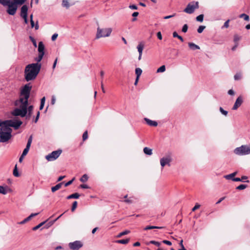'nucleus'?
I'll use <instances>...</instances> for the list:
<instances>
[{
    "label": "nucleus",
    "instance_id": "obj_1",
    "mask_svg": "<svg viewBox=\"0 0 250 250\" xmlns=\"http://www.w3.org/2000/svg\"><path fill=\"white\" fill-rule=\"evenodd\" d=\"M31 88L32 86L28 83L21 89L19 99L15 102V105L17 107L11 112L12 115L21 117L26 116V119L31 117L34 107L32 105L28 106V104Z\"/></svg>",
    "mask_w": 250,
    "mask_h": 250
},
{
    "label": "nucleus",
    "instance_id": "obj_2",
    "mask_svg": "<svg viewBox=\"0 0 250 250\" xmlns=\"http://www.w3.org/2000/svg\"><path fill=\"white\" fill-rule=\"evenodd\" d=\"M41 68V64L33 63L28 64L25 69V79L28 82L34 80L39 73Z\"/></svg>",
    "mask_w": 250,
    "mask_h": 250
},
{
    "label": "nucleus",
    "instance_id": "obj_3",
    "mask_svg": "<svg viewBox=\"0 0 250 250\" xmlns=\"http://www.w3.org/2000/svg\"><path fill=\"white\" fill-rule=\"evenodd\" d=\"M0 3L4 6L8 7L6 12L9 15L13 16L16 14L18 6L12 0H0Z\"/></svg>",
    "mask_w": 250,
    "mask_h": 250
},
{
    "label": "nucleus",
    "instance_id": "obj_4",
    "mask_svg": "<svg viewBox=\"0 0 250 250\" xmlns=\"http://www.w3.org/2000/svg\"><path fill=\"white\" fill-rule=\"evenodd\" d=\"M0 124L7 128H11L10 127H13L15 129H18L22 125V122L17 119H14L0 121Z\"/></svg>",
    "mask_w": 250,
    "mask_h": 250
},
{
    "label": "nucleus",
    "instance_id": "obj_5",
    "mask_svg": "<svg viewBox=\"0 0 250 250\" xmlns=\"http://www.w3.org/2000/svg\"><path fill=\"white\" fill-rule=\"evenodd\" d=\"M112 31V29L111 28H101L100 27H98L96 38L98 39L101 38L109 37L110 36Z\"/></svg>",
    "mask_w": 250,
    "mask_h": 250
},
{
    "label": "nucleus",
    "instance_id": "obj_6",
    "mask_svg": "<svg viewBox=\"0 0 250 250\" xmlns=\"http://www.w3.org/2000/svg\"><path fill=\"white\" fill-rule=\"evenodd\" d=\"M234 153L240 156L246 155L250 154V146L242 145L240 147H236L234 150Z\"/></svg>",
    "mask_w": 250,
    "mask_h": 250
},
{
    "label": "nucleus",
    "instance_id": "obj_7",
    "mask_svg": "<svg viewBox=\"0 0 250 250\" xmlns=\"http://www.w3.org/2000/svg\"><path fill=\"white\" fill-rule=\"evenodd\" d=\"M199 8V2L198 1H192L189 3L186 8L184 10V12L188 14H192L195 9Z\"/></svg>",
    "mask_w": 250,
    "mask_h": 250
},
{
    "label": "nucleus",
    "instance_id": "obj_8",
    "mask_svg": "<svg viewBox=\"0 0 250 250\" xmlns=\"http://www.w3.org/2000/svg\"><path fill=\"white\" fill-rule=\"evenodd\" d=\"M62 151V150H57L52 152L51 153L45 156L46 159L48 161H52L57 159L61 155Z\"/></svg>",
    "mask_w": 250,
    "mask_h": 250
},
{
    "label": "nucleus",
    "instance_id": "obj_9",
    "mask_svg": "<svg viewBox=\"0 0 250 250\" xmlns=\"http://www.w3.org/2000/svg\"><path fill=\"white\" fill-rule=\"evenodd\" d=\"M172 159L170 156H167L166 157H163L160 160V164L162 167H165L166 165L170 166V163L171 162Z\"/></svg>",
    "mask_w": 250,
    "mask_h": 250
},
{
    "label": "nucleus",
    "instance_id": "obj_10",
    "mask_svg": "<svg viewBox=\"0 0 250 250\" xmlns=\"http://www.w3.org/2000/svg\"><path fill=\"white\" fill-rule=\"evenodd\" d=\"M69 246L70 249L76 250L81 248L83 246V245L80 241H76L74 242L70 243Z\"/></svg>",
    "mask_w": 250,
    "mask_h": 250
},
{
    "label": "nucleus",
    "instance_id": "obj_11",
    "mask_svg": "<svg viewBox=\"0 0 250 250\" xmlns=\"http://www.w3.org/2000/svg\"><path fill=\"white\" fill-rule=\"evenodd\" d=\"M243 103V98L241 96H239L238 97L235 103H234V104L232 107V109L233 110H236L239 106H241V105Z\"/></svg>",
    "mask_w": 250,
    "mask_h": 250
},
{
    "label": "nucleus",
    "instance_id": "obj_12",
    "mask_svg": "<svg viewBox=\"0 0 250 250\" xmlns=\"http://www.w3.org/2000/svg\"><path fill=\"white\" fill-rule=\"evenodd\" d=\"M28 6L26 5H23L21 9L20 16L21 18L27 17Z\"/></svg>",
    "mask_w": 250,
    "mask_h": 250
},
{
    "label": "nucleus",
    "instance_id": "obj_13",
    "mask_svg": "<svg viewBox=\"0 0 250 250\" xmlns=\"http://www.w3.org/2000/svg\"><path fill=\"white\" fill-rule=\"evenodd\" d=\"M44 48H45V47L43 44V43L42 42H39L38 49L39 54H42L44 55Z\"/></svg>",
    "mask_w": 250,
    "mask_h": 250
},
{
    "label": "nucleus",
    "instance_id": "obj_14",
    "mask_svg": "<svg viewBox=\"0 0 250 250\" xmlns=\"http://www.w3.org/2000/svg\"><path fill=\"white\" fill-rule=\"evenodd\" d=\"M145 120L147 124L150 126H156L158 125V123L156 121H152L146 118H145Z\"/></svg>",
    "mask_w": 250,
    "mask_h": 250
},
{
    "label": "nucleus",
    "instance_id": "obj_15",
    "mask_svg": "<svg viewBox=\"0 0 250 250\" xmlns=\"http://www.w3.org/2000/svg\"><path fill=\"white\" fill-rule=\"evenodd\" d=\"M63 183H64V182H62L58 184L55 186L52 187L51 188V191L53 192H54L56 191H57V190L61 188L62 184H63Z\"/></svg>",
    "mask_w": 250,
    "mask_h": 250
},
{
    "label": "nucleus",
    "instance_id": "obj_16",
    "mask_svg": "<svg viewBox=\"0 0 250 250\" xmlns=\"http://www.w3.org/2000/svg\"><path fill=\"white\" fill-rule=\"evenodd\" d=\"M188 45L189 47L193 50L200 49V47L193 42H189Z\"/></svg>",
    "mask_w": 250,
    "mask_h": 250
},
{
    "label": "nucleus",
    "instance_id": "obj_17",
    "mask_svg": "<svg viewBox=\"0 0 250 250\" xmlns=\"http://www.w3.org/2000/svg\"><path fill=\"white\" fill-rule=\"evenodd\" d=\"M144 48V45L143 43L141 42L138 45L137 48L138 49V51L139 54L141 55V54H143V51Z\"/></svg>",
    "mask_w": 250,
    "mask_h": 250
},
{
    "label": "nucleus",
    "instance_id": "obj_18",
    "mask_svg": "<svg viewBox=\"0 0 250 250\" xmlns=\"http://www.w3.org/2000/svg\"><path fill=\"white\" fill-rule=\"evenodd\" d=\"M237 173V171L234 172L231 174L226 175L224 176V178L227 180H229L231 179H233L232 178L234 177Z\"/></svg>",
    "mask_w": 250,
    "mask_h": 250
},
{
    "label": "nucleus",
    "instance_id": "obj_19",
    "mask_svg": "<svg viewBox=\"0 0 250 250\" xmlns=\"http://www.w3.org/2000/svg\"><path fill=\"white\" fill-rule=\"evenodd\" d=\"M144 152L148 155H151L152 154V150L147 147H145L143 149Z\"/></svg>",
    "mask_w": 250,
    "mask_h": 250
},
{
    "label": "nucleus",
    "instance_id": "obj_20",
    "mask_svg": "<svg viewBox=\"0 0 250 250\" xmlns=\"http://www.w3.org/2000/svg\"><path fill=\"white\" fill-rule=\"evenodd\" d=\"M30 23H31V28L35 27V30H38L39 29V23H38V21L36 22L35 24L34 21H31Z\"/></svg>",
    "mask_w": 250,
    "mask_h": 250
},
{
    "label": "nucleus",
    "instance_id": "obj_21",
    "mask_svg": "<svg viewBox=\"0 0 250 250\" xmlns=\"http://www.w3.org/2000/svg\"><path fill=\"white\" fill-rule=\"evenodd\" d=\"M80 197V194L78 193H75L72 194H71L67 197V199H70L72 198L77 199Z\"/></svg>",
    "mask_w": 250,
    "mask_h": 250
},
{
    "label": "nucleus",
    "instance_id": "obj_22",
    "mask_svg": "<svg viewBox=\"0 0 250 250\" xmlns=\"http://www.w3.org/2000/svg\"><path fill=\"white\" fill-rule=\"evenodd\" d=\"M129 241V239L119 240L115 241L116 243L122 244H126Z\"/></svg>",
    "mask_w": 250,
    "mask_h": 250
},
{
    "label": "nucleus",
    "instance_id": "obj_23",
    "mask_svg": "<svg viewBox=\"0 0 250 250\" xmlns=\"http://www.w3.org/2000/svg\"><path fill=\"white\" fill-rule=\"evenodd\" d=\"M12 1L15 4L18 6V5H22L23 4L26 0H12Z\"/></svg>",
    "mask_w": 250,
    "mask_h": 250
},
{
    "label": "nucleus",
    "instance_id": "obj_24",
    "mask_svg": "<svg viewBox=\"0 0 250 250\" xmlns=\"http://www.w3.org/2000/svg\"><path fill=\"white\" fill-rule=\"evenodd\" d=\"M163 228L164 227H163L148 226H146V228H145L144 229L148 230V229H163Z\"/></svg>",
    "mask_w": 250,
    "mask_h": 250
},
{
    "label": "nucleus",
    "instance_id": "obj_25",
    "mask_svg": "<svg viewBox=\"0 0 250 250\" xmlns=\"http://www.w3.org/2000/svg\"><path fill=\"white\" fill-rule=\"evenodd\" d=\"M142 73V70L140 68H137L135 69V74L136 75V77L137 78H139L140 76L141 75Z\"/></svg>",
    "mask_w": 250,
    "mask_h": 250
},
{
    "label": "nucleus",
    "instance_id": "obj_26",
    "mask_svg": "<svg viewBox=\"0 0 250 250\" xmlns=\"http://www.w3.org/2000/svg\"><path fill=\"white\" fill-rule=\"evenodd\" d=\"M241 39V36H239L237 34L234 35L233 41L235 43H238V42Z\"/></svg>",
    "mask_w": 250,
    "mask_h": 250
},
{
    "label": "nucleus",
    "instance_id": "obj_27",
    "mask_svg": "<svg viewBox=\"0 0 250 250\" xmlns=\"http://www.w3.org/2000/svg\"><path fill=\"white\" fill-rule=\"evenodd\" d=\"M46 221H44V222H42L41 223H40L39 225H38L37 226L33 227L32 228V230H37L38 229H39L40 228H41L42 226H43L45 223H46Z\"/></svg>",
    "mask_w": 250,
    "mask_h": 250
},
{
    "label": "nucleus",
    "instance_id": "obj_28",
    "mask_svg": "<svg viewBox=\"0 0 250 250\" xmlns=\"http://www.w3.org/2000/svg\"><path fill=\"white\" fill-rule=\"evenodd\" d=\"M130 233V231H129V230H125V231H123V232H120V233L117 235V237L118 238H119V237H122V236H123V235H126V234H128V233Z\"/></svg>",
    "mask_w": 250,
    "mask_h": 250
},
{
    "label": "nucleus",
    "instance_id": "obj_29",
    "mask_svg": "<svg viewBox=\"0 0 250 250\" xmlns=\"http://www.w3.org/2000/svg\"><path fill=\"white\" fill-rule=\"evenodd\" d=\"M43 56L44 55L42 54H39L38 57L35 59V60L37 62V63H39L42 61Z\"/></svg>",
    "mask_w": 250,
    "mask_h": 250
},
{
    "label": "nucleus",
    "instance_id": "obj_30",
    "mask_svg": "<svg viewBox=\"0 0 250 250\" xmlns=\"http://www.w3.org/2000/svg\"><path fill=\"white\" fill-rule=\"evenodd\" d=\"M239 17L240 18H244L245 21H249L250 20L249 16L246 14H242L240 15Z\"/></svg>",
    "mask_w": 250,
    "mask_h": 250
},
{
    "label": "nucleus",
    "instance_id": "obj_31",
    "mask_svg": "<svg viewBox=\"0 0 250 250\" xmlns=\"http://www.w3.org/2000/svg\"><path fill=\"white\" fill-rule=\"evenodd\" d=\"M13 175H14V176H15V177H18L20 176V174L18 172L17 165H16V166H15V167H14V169L13 170Z\"/></svg>",
    "mask_w": 250,
    "mask_h": 250
},
{
    "label": "nucleus",
    "instance_id": "obj_32",
    "mask_svg": "<svg viewBox=\"0 0 250 250\" xmlns=\"http://www.w3.org/2000/svg\"><path fill=\"white\" fill-rule=\"evenodd\" d=\"M166 70V66L165 65H162L161 67H160L157 70V73H161L164 72Z\"/></svg>",
    "mask_w": 250,
    "mask_h": 250
},
{
    "label": "nucleus",
    "instance_id": "obj_33",
    "mask_svg": "<svg viewBox=\"0 0 250 250\" xmlns=\"http://www.w3.org/2000/svg\"><path fill=\"white\" fill-rule=\"evenodd\" d=\"M241 78L242 74L241 73H237L234 76V79L235 81L239 80L241 79Z\"/></svg>",
    "mask_w": 250,
    "mask_h": 250
},
{
    "label": "nucleus",
    "instance_id": "obj_34",
    "mask_svg": "<svg viewBox=\"0 0 250 250\" xmlns=\"http://www.w3.org/2000/svg\"><path fill=\"white\" fill-rule=\"evenodd\" d=\"M62 5L63 7L68 8L69 7V4L68 0H62Z\"/></svg>",
    "mask_w": 250,
    "mask_h": 250
},
{
    "label": "nucleus",
    "instance_id": "obj_35",
    "mask_svg": "<svg viewBox=\"0 0 250 250\" xmlns=\"http://www.w3.org/2000/svg\"><path fill=\"white\" fill-rule=\"evenodd\" d=\"M88 176L86 174H84L82 176V177L80 179V181L82 182H85L88 180Z\"/></svg>",
    "mask_w": 250,
    "mask_h": 250
},
{
    "label": "nucleus",
    "instance_id": "obj_36",
    "mask_svg": "<svg viewBox=\"0 0 250 250\" xmlns=\"http://www.w3.org/2000/svg\"><path fill=\"white\" fill-rule=\"evenodd\" d=\"M196 19L198 21L202 22L204 20V15L203 14L199 15V16H198L196 17Z\"/></svg>",
    "mask_w": 250,
    "mask_h": 250
},
{
    "label": "nucleus",
    "instance_id": "obj_37",
    "mask_svg": "<svg viewBox=\"0 0 250 250\" xmlns=\"http://www.w3.org/2000/svg\"><path fill=\"white\" fill-rule=\"evenodd\" d=\"M247 187V185L241 184L236 187V189L238 190H243Z\"/></svg>",
    "mask_w": 250,
    "mask_h": 250
},
{
    "label": "nucleus",
    "instance_id": "obj_38",
    "mask_svg": "<svg viewBox=\"0 0 250 250\" xmlns=\"http://www.w3.org/2000/svg\"><path fill=\"white\" fill-rule=\"evenodd\" d=\"M7 192L5 190V188L2 186H0V193L5 195L7 194Z\"/></svg>",
    "mask_w": 250,
    "mask_h": 250
},
{
    "label": "nucleus",
    "instance_id": "obj_39",
    "mask_svg": "<svg viewBox=\"0 0 250 250\" xmlns=\"http://www.w3.org/2000/svg\"><path fill=\"white\" fill-rule=\"evenodd\" d=\"M29 39L31 40V41L33 43V45L35 47H37V42H36L35 39L32 36H29Z\"/></svg>",
    "mask_w": 250,
    "mask_h": 250
},
{
    "label": "nucleus",
    "instance_id": "obj_40",
    "mask_svg": "<svg viewBox=\"0 0 250 250\" xmlns=\"http://www.w3.org/2000/svg\"><path fill=\"white\" fill-rule=\"evenodd\" d=\"M206 28V26H204V25H200L198 29H197V32L199 33H201Z\"/></svg>",
    "mask_w": 250,
    "mask_h": 250
},
{
    "label": "nucleus",
    "instance_id": "obj_41",
    "mask_svg": "<svg viewBox=\"0 0 250 250\" xmlns=\"http://www.w3.org/2000/svg\"><path fill=\"white\" fill-rule=\"evenodd\" d=\"M219 110H220V112H221L223 115H225V116H227L228 113V111H226V110H224V109L222 107H220L219 108Z\"/></svg>",
    "mask_w": 250,
    "mask_h": 250
},
{
    "label": "nucleus",
    "instance_id": "obj_42",
    "mask_svg": "<svg viewBox=\"0 0 250 250\" xmlns=\"http://www.w3.org/2000/svg\"><path fill=\"white\" fill-rule=\"evenodd\" d=\"M230 21V20H227L224 24V25L222 27V29L224 28H227L229 27V22Z\"/></svg>",
    "mask_w": 250,
    "mask_h": 250
},
{
    "label": "nucleus",
    "instance_id": "obj_43",
    "mask_svg": "<svg viewBox=\"0 0 250 250\" xmlns=\"http://www.w3.org/2000/svg\"><path fill=\"white\" fill-rule=\"evenodd\" d=\"M188 29V26L187 24H185L183 25L182 27V31L184 33H186L187 32Z\"/></svg>",
    "mask_w": 250,
    "mask_h": 250
},
{
    "label": "nucleus",
    "instance_id": "obj_44",
    "mask_svg": "<svg viewBox=\"0 0 250 250\" xmlns=\"http://www.w3.org/2000/svg\"><path fill=\"white\" fill-rule=\"evenodd\" d=\"M88 138V133H87V131H85L83 135V141H85Z\"/></svg>",
    "mask_w": 250,
    "mask_h": 250
},
{
    "label": "nucleus",
    "instance_id": "obj_45",
    "mask_svg": "<svg viewBox=\"0 0 250 250\" xmlns=\"http://www.w3.org/2000/svg\"><path fill=\"white\" fill-rule=\"evenodd\" d=\"M77 206V202L74 201L72 204L71 210L72 211H74Z\"/></svg>",
    "mask_w": 250,
    "mask_h": 250
},
{
    "label": "nucleus",
    "instance_id": "obj_46",
    "mask_svg": "<svg viewBox=\"0 0 250 250\" xmlns=\"http://www.w3.org/2000/svg\"><path fill=\"white\" fill-rule=\"evenodd\" d=\"M57 221V219H55L53 221H51L50 222H49L47 224H46V228H48L49 227H50V226H51L56 221Z\"/></svg>",
    "mask_w": 250,
    "mask_h": 250
},
{
    "label": "nucleus",
    "instance_id": "obj_47",
    "mask_svg": "<svg viewBox=\"0 0 250 250\" xmlns=\"http://www.w3.org/2000/svg\"><path fill=\"white\" fill-rule=\"evenodd\" d=\"M200 207V205L198 204V203H196L195 205V206L192 208V211H194L196 209H198Z\"/></svg>",
    "mask_w": 250,
    "mask_h": 250
},
{
    "label": "nucleus",
    "instance_id": "obj_48",
    "mask_svg": "<svg viewBox=\"0 0 250 250\" xmlns=\"http://www.w3.org/2000/svg\"><path fill=\"white\" fill-rule=\"evenodd\" d=\"M29 148L25 147L22 152V155H23V156L26 155V154L28 153V152L29 151Z\"/></svg>",
    "mask_w": 250,
    "mask_h": 250
},
{
    "label": "nucleus",
    "instance_id": "obj_49",
    "mask_svg": "<svg viewBox=\"0 0 250 250\" xmlns=\"http://www.w3.org/2000/svg\"><path fill=\"white\" fill-rule=\"evenodd\" d=\"M75 180V178H73L71 180L68 181V182L64 184V186L65 187H67L69 185H70L72 182H73V181Z\"/></svg>",
    "mask_w": 250,
    "mask_h": 250
},
{
    "label": "nucleus",
    "instance_id": "obj_50",
    "mask_svg": "<svg viewBox=\"0 0 250 250\" xmlns=\"http://www.w3.org/2000/svg\"><path fill=\"white\" fill-rule=\"evenodd\" d=\"M241 179V182H245V180H247L248 179V177L246 176H243L241 177V178H240ZM246 182H249V181L248 180L247 181H246Z\"/></svg>",
    "mask_w": 250,
    "mask_h": 250
},
{
    "label": "nucleus",
    "instance_id": "obj_51",
    "mask_svg": "<svg viewBox=\"0 0 250 250\" xmlns=\"http://www.w3.org/2000/svg\"><path fill=\"white\" fill-rule=\"evenodd\" d=\"M163 243L169 246H171L172 245L171 242L168 240H163Z\"/></svg>",
    "mask_w": 250,
    "mask_h": 250
},
{
    "label": "nucleus",
    "instance_id": "obj_52",
    "mask_svg": "<svg viewBox=\"0 0 250 250\" xmlns=\"http://www.w3.org/2000/svg\"><path fill=\"white\" fill-rule=\"evenodd\" d=\"M150 243L154 244L157 246H159L160 245V243L159 242L155 241H151L150 242Z\"/></svg>",
    "mask_w": 250,
    "mask_h": 250
},
{
    "label": "nucleus",
    "instance_id": "obj_53",
    "mask_svg": "<svg viewBox=\"0 0 250 250\" xmlns=\"http://www.w3.org/2000/svg\"><path fill=\"white\" fill-rule=\"evenodd\" d=\"M129 8L131 9H135L136 10L138 8V7L136 5H130L129 6Z\"/></svg>",
    "mask_w": 250,
    "mask_h": 250
},
{
    "label": "nucleus",
    "instance_id": "obj_54",
    "mask_svg": "<svg viewBox=\"0 0 250 250\" xmlns=\"http://www.w3.org/2000/svg\"><path fill=\"white\" fill-rule=\"evenodd\" d=\"M40 112L38 111L37 112L36 117V118L35 119V121H34L35 123H37L38 122V121L39 120V117H40Z\"/></svg>",
    "mask_w": 250,
    "mask_h": 250
},
{
    "label": "nucleus",
    "instance_id": "obj_55",
    "mask_svg": "<svg viewBox=\"0 0 250 250\" xmlns=\"http://www.w3.org/2000/svg\"><path fill=\"white\" fill-rule=\"evenodd\" d=\"M57 37H58L57 34H56V33L54 34L51 37L52 40L53 41H55L57 39Z\"/></svg>",
    "mask_w": 250,
    "mask_h": 250
},
{
    "label": "nucleus",
    "instance_id": "obj_56",
    "mask_svg": "<svg viewBox=\"0 0 250 250\" xmlns=\"http://www.w3.org/2000/svg\"><path fill=\"white\" fill-rule=\"evenodd\" d=\"M157 38H158L159 40H162V34H161V32H158L157 33Z\"/></svg>",
    "mask_w": 250,
    "mask_h": 250
},
{
    "label": "nucleus",
    "instance_id": "obj_57",
    "mask_svg": "<svg viewBox=\"0 0 250 250\" xmlns=\"http://www.w3.org/2000/svg\"><path fill=\"white\" fill-rule=\"evenodd\" d=\"M55 102H56L55 97L54 96H53L52 97L51 103L52 104H54L55 103Z\"/></svg>",
    "mask_w": 250,
    "mask_h": 250
},
{
    "label": "nucleus",
    "instance_id": "obj_58",
    "mask_svg": "<svg viewBox=\"0 0 250 250\" xmlns=\"http://www.w3.org/2000/svg\"><path fill=\"white\" fill-rule=\"evenodd\" d=\"M228 94L230 95H234V92L232 89H230L228 91Z\"/></svg>",
    "mask_w": 250,
    "mask_h": 250
},
{
    "label": "nucleus",
    "instance_id": "obj_59",
    "mask_svg": "<svg viewBox=\"0 0 250 250\" xmlns=\"http://www.w3.org/2000/svg\"><path fill=\"white\" fill-rule=\"evenodd\" d=\"M174 16H175V14L172 15L167 16L164 17V19H168L172 17H173Z\"/></svg>",
    "mask_w": 250,
    "mask_h": 250
},
{
    "label": "nucleus",
    "instance_id": "obj_60",
    "mask_svg": "<svg viewBox=\"0 0 250 250\" xmlns=\"http://www.w3.org/2000/svg\"><path fill=\"white\" fill-rule=\"evenodd\" d=\"M104 71L102 70V71H100V76H101V79H102V81H103V78H104Z\"/></svg>",
    "mask_w": 250,
    "mask_h": 250
},
{
    "label": "nucleus",
    "instance_id": "obj_61",
    "mask_svg": "<svg viewBox=\"0 0 250 250\" xmlns=\"http://www.w3.org/2000/svg\"><path fill=\"white\" fill-rule=\"evenodd\" d=\"M80 187L81 188H89L88 186L87 185H85V184L81 185L80 186Z\"/></svg>",
    "mask_w": 250,
    "mask_h": 250
},
{
    "label": "nucleus",
    "instance_id": "obj_62",
    "mask_svg": "<svg viewBox=\"0 0 250 250\" xmlns=\"http://www.w3.org/2000/svg\"><path fill=\"white\" fill-rule=\"evenodd\" d=\"M39 214V213H31L29 216L31 218H33V217H35L37 215H38Z\"/></svg>",
    "mask_w": 250,
    "mask_h": 250
},
{
    "label": "nucleus",
    "instance_id": "obj_63",
    "mask_svg": "<svg viewBox=\"0 0 250 250\" xmlns=\"http://www.w3.org/2000/svg\"><path fill=\"white\" fill-rule=\"evenodd\" d=\"M225 197H222L217 202H216V204H218L219 203H220L223 200H224L225 199Z\"/></svg>",
    "mask_w": 250,
    "mask_h": 250
},
{
    "label": "nucleus",
    "instance_id": "obj_64",
    "mask_svg": "<svg viewBox=\"0 0 250 250\" xmlns=\"http://www.w3.org/2000/svg\"><path fill=\"white\" fill-rule=\"evenodd\" d=\"M179 35L177 34V33L176 32H174L173 33V37L174 38H178V37L179 36Z\"/></svg>",
    "mask_w": 250,
    "mask_h": 250
}]
</instances>
